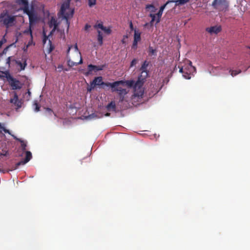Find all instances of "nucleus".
<instances>
[{
  "label": "nucleus",
  "mask_w": 250,
  "mask_h": 250,
  "mask_svg": "<svg viewBox=\"0 0 250 250\" xmlns=\"http://www.w3.org/2000/svg\"><path fill=\"white\" fill-rule=\"evenodd\" d=\"M34 105L35 106V111L36 112H38L40 111V106L39 105V104L37 103V102H35L34 104Z\"/></svg>",
  "instance_id": "bb28decb"
},
{
  "label": "nucleus",
  "mask_w": 250,
  "mask_h": 250,
  "mask_svg": "<svg viewBox=\"0 0 250 250\" xmlns=\"http://www.w3.org/2000/svg\"><path fill=\"white\" fill-rule=\"evenodd\" d=\"M70 1L71 0H65L62 3L60 10L58 13L59 18H62L65 20L68 29L70 24L68 20L73 17L74 14V10L70 8Z\"/></svg>",
  "instance_id": "f03ea898"
},
{
  "label": "nucleus",
  "mask_w": 250,
  "mask_h": 250,
  "mask_svg": "<svg viewBox=\"0 0 250 250\" xmlns=\"http://www.w3.org/2000/svg\"><path fill=\"white\" fill-rule=\"evenodd\" d=\"M24 13H25L28 16L30 25L33 24L37 21V15L33 6L31 7L30 9L25 12Z\"/></svg>",
  "instance_id": "6e6552de"
},
{
  "label": "nucleus",
  "mask_w": 250,
  "mask_h": 250,
  "mask_svg": "<svg viewBox=\"0 0 250 250\" xmlns=\"http://www.w3.org/2000/svg\"><path fill=\"white\" fill-rule=\"evenodd\" d=\"M80 58V61L78 62H74L70 60V58H68L67 59V64L70 67H72L74 66H77L79 64H82L83 63V59L82 57H78Z\"/></svg>",
  "instance_id": "f3484780"
},
{
  "label": "nucleus",
  "mask_w": 250,
  "mask_h": 250,
  "mask_svg": "<svg viewBox=\"0 0 250 250\" xmlns=\"http://www.w3.org/2000/svg\"><path fill=\"white\" fill-rule=\"evenodd\" d=\"M12 61L14 62L16 64L20 66L21 70H23L27 65L26 60H24L23 63L20 61H17L15 59L13 60Z\"/></svg>",
  "instance_id": "a211bd4d"
},
{
  "label": "nucleus",
  "mask_w": 250,
  "mask_h": 250,
  "mask_svg": "<svg viewBox=\"0 0 250 250\" xmlns=\"http://www.w3.org/2000/svg\"><path fill=\"white\" fill-rule=\"evenodd\" d=\"M144 83L140 81H137L134 85V97L142 98L144 93V89L143 88Z\"/></svg>",
  "instance_id": "0eeeda50"
},
{
  "label": "nucleus",
  "mask_w": 250,
  "mask_h": 250,
  "mask_svg": "<svg viewBox=\"0 0 250 250\" xmlns=\"http://www.w3.org/2000/svg\"><path fill=\"white\" fill-rule=\"evenodd\" d=\"M128 38V36L127 35H124L123 36V38L122 40V42L123 43V44H125L126 43V40Z\"/></svg>",
  "instance_id": "72a5a7b5"
},
{
  "label": "nucleus",
  "mask_w": 250,
  "mask_h": 250,
  "mask_svg": "<svg viewBox=\"0 0 250 250\" xmlns=\"http://www.w3.org/2000/svg\"><path fill=\"white\" fill-rule=\"evenodd\" d=\"M16 16L10 15L7 10L3 11L0 14V23L6 28L13 26L16 22Z\"/></svg>",
  "instance_id": "7ed1b4c3"
},
{
  "label": "nucleus",
  "mask_w": 250,
  "mask_h": 250,
  "mask_svg": "<svg viewBox=\"0 0 250 250\" xmlns=\"http://www.w3.org/2000/svg\"><path fill=\"white\" fill-rule=\"evenodd\" d=\"M188 65L185 68L183 77L187 79H189L191 78V74L196 71V68L192 65V62L188 60Z\"/></svg>",
  "instance_id": "1a4fd4ad"
},
{
  "label": "nucleus",
  "mask_w": 250,
  "mask_h": 250,
  "mask_svg": "<svg viewBox=\"0 0 250 250\" xmlns=\"http://www.w3.org/2000/svg\"><path fill=\"white\" fill-rule=\"evenodd\" d=\"M138 42L135 41L133 40V44L132 46V48L134 49H136L137 48Z\"/></svg>",
  "instance_id": "7c9ffc66"
},
{
  "label": "nucleus",
  "mask_w": 250,
  "mask_h": 250,
  "mask_svg": "<svg viewBox=\"0 0 250 250\" xmlns=\"http://www.w3.org/2000/svg\"><path fill=\"white\" fill-rule=\"evenodd\" d=\"M107 108L108 110H110V109H112V110H115L116 108L115 104L113 102H111L107 106Z\"/></svg>",
  "instance_id": "4be33fe9"
},
{
  "label": "nucleus",
  "mask_w": 250,
  "mask_h": 250,
  "mask_svg": "<svg viewBox=\"0 0 250 250\" xmlns=\"http://www.w3.org/2000/svg\"><path fill=\"white\" fill-rule=\"evenodd\" d=\"M75 1V2H80V0H74Z\"/></svg>",
  "instance_id": "6e6d98bb"
},
{
  "label": "nucleus",
  "mask_w": 250,
  "mask_h": 250,
  "mask_svg": "<svg viewBox=\"0 0 250 250\" xmlns=\"http://www.w3.org/2000/svg\"><path fill=\"white\" fill-rule=\"evenodd\" d=\"M156 15L153 14H150L149 16L151 18L152 21H155Z\"/></svg>",
  "instance_id": "c9c22d12"
},
{
  "label": "nucleus",
  "mask_w": 250,
  "mask_h": 250,
  "mask_svg": "<svg viewBox=\"0 0 250 250\" xmlns=\"http://www.w3.org/2000/svg\"><path fill=\"white\" fill-rule=\"evenodd\" d=\"M14 138L19 141L21 143V147L23 152H25L26 156L25 158L23 160H21V161L18 162L16 164L15 167H14V169H17L21 165H23L28 162L32 158V153L30 151H26V144L23 140H21V139L18 138L17 137L12 135Z\"/></svg>",
  "instance_id": "20e7f679"
},
{
  "label": "nucleus",
  "mask_w": 250,
  "mask_h": 250,
  "mask_svg": "<svg viewBox=\"0 0 250 250\" xmlns=\"http://www.w3.org/2000/svg\"><path fill=\"white\" fill-rule=\"evenodd\" d=\"M151 8L152 11L154 12V9H155V7L153 4H147L146 5V9H150Z\"/></svg>",
  "instance_id": "473e14b6"
},
{
  "label": "nucleus",
  "mask_w": 250,
  "mask_h": 250,
  "mask_svg": "<svg viewBox=\"0 0 250 250\" xmlns=\"http://www.w3.org/2000/svg\"><path fill=\"white\" fill-rule=\"evenodd\" d=\"M12 57H9L6 59V63L9 66H10V62L11 61Z\"/></svg>",
  "instance_id": "4c0bfd02"
},
{
  "label": "nucleus",
  "mask_w": 250,
  "mask_h": 250,
  "mask_svg": "<svg viewBox=\"0 0 250 250\" xmlns=\"http://www.w3.org/2000/svg\"><path fill=\"white\" fill-rule=\"evenodd\" d=\"M31 92L28 90V94L30 95Z\"/></svg>",
  "instance_id": "bf43d9fd"
},
{
  "label": "nucleus",
  "mask_w": 250,
  "mask_h": 250,
  "mask_svg": "<svg viewBox=\"0 0 250 250\" xmlns=\"http://www.w3.org/2000/svg\"><path fill=\"white\" fill-rule=\"evenodd\" d=\"M65 71H68L67 69H64Z\"/></svg>",
  "instance_id": "680f3d73"
},
{
  "label": "nucleus",
  "mask_w": 250,
  "mask_h": 250,
  "mask_svg": "<svg viewBox=\"0 0 250 250\" xmlns=\"http://www.w3.org/2000/svg\"><path fill=\"white\" fill-rule=\"evenodd\" d=\"M189 0H175L174 1V3H175V6L184 5L187 3H188Z\"/></svg>",
  "instance_id": "aec40b11"
},
{
  "label": "nucleus",
  "mask_w": 250,
  "mask_h": 250,
  "mask_svg": "<svg viewBox=\"0 0 250 250\" xmlns=\"http://www.w3.org/2000/svg\"><path fill=\"white\" fill-rule=\"evenodd\" d=\"M247 48L250 49V46H247Z\"/></svg>",
  "instance_id": "052dcab7"
},
{
  "label": "nucleus",
  "mask_w": 250,
  "mask_h": 250,
  "mask_svg": "<svg viewBox=\"0 0 250 250\" xmlns=\"http://www.w3.org/2000/svg\"><path fill=\"white\" fill-rule=\"evenodd\" d=\"M229 72L230 73V75L232 77H234V76L237 75V74H240L241 72V70H230Z\"/></svg>",
  "instance_id": "5701e85b"
},
{
  "label": "nucleus",
  "mask_w": 250,
  "mask_h": 250,
  "mask_svg": "<svg viewBox=\"0 0 250 250\" xmlns=\"http://www.w3.org/2000/svg\"><path fill=\"white\" fill-rule=\"evenodd\" d=\"M154 21H152L151 20L150 23H149L151 26H153Z\"/></svg>",
  "instance_id": "8fccbe9b"
},
{
  "label": "nucleus",
  "mask_w": 250,
  "mask_h": 250,
  "mask_svg": "<svg viewBox=\"0 0 250 250\" xmlns=\"http://www.w3.org/2000/svg\"><path fill=\"white\" fill-rule=\"evenodd\" d=\"M221 30L220 26H213L206 28V31L210 34H217Z\"/></svg>",
  "instance_id": "4468645a"
},
{
  "label": "nucleus",
  "mask_w": 250,
  "mask_h": 250,
  "mask_svg": "<svg viewBox=\"0 0 250 250\" xmlns=\"http://www.w3.org/2000/svg\"><path fill=\"white\" fill-rule=\"evenodd\" d=\"M149 62H147V61H144L143 63L142 64L141 68H140V71H147V67H148L149 65Z\"/></svg>",
  "instance_id": "412c9836"
},
{
  "label": "nucleus",
  "mask_w": 250,
  "mask_h": 250,
  "mask_svg": "<svg viewBox=\"0 0 250 250\" xmlns=\"http://www.w3.org/2000/svg\"><path fill=\"white\" fill-rule=\"evenodd\" d=\"M90 27V26L89 25H88V24H86L85 26V28L86 30V29H87Z\"/></svg>",
  "instance_id": "3c124183"
},
{
  "label": "nucleus",
  "mask_w": 250,
  "mask_h": 250,
  "mask_svg": "<svg viewBox=\"0 0 250 250\" xmlns=\"http://www.w3.org/2000/svg\"><path fill=\"white\" fill-rule=\"evenodd\" d=\"M47 39H48V37L45 35V34L44 33L43 38V40H42V42L43 44H45L46 43Z\"/></svg>",
  "instance_id": "f704fd0d"
},
{
  "label": "nucleus",
  "mask_w": 250,
  "mask_h": 250,
  "mask_svg": "<svg viewBox=\"0 0 250 250\" xmlns=\"http://www.w3.org/2000/svg\"><path fill=\"white\" fill-rule=\"evenodd\" d=\"M104 26L102 23H99L94 26V27L95 28H100L102 30L103 29V28H104Z\"/></svg>",
  "instance_id": "c85d7f7f"
},
{
  "label": "nucleus",
  "mask_w": 250,
  "mask_h": 250,
  "mask_svg": "<svg viewBox=\"0 0 250 250\" xmlns=\"http://www.w3.org/2000/svg\"><path fill=\"white\" fill-rule=\"evenodd\" d=\"M211 5L219 11H226L228 10L229 3L226 0H214Z\"/></svg>",
  "instance_id": "423d86ee"
},
{
  "label": "nucleus",
  "mask_w": 250,
  "mask_h": 250,
  "mask_svg": "<svg viewBox=\"0 0 250 250\" xmlns=\"http://www.w3.org/2000/svg\"><path fill=\"white\" fill-rule=\"evenodd\" d=\"M3 128V126L1 125V124L0 123V128Z\"/></svg>",
  "instance_id": "13d9d810"
},
{
  "label": "nucleus",
  "mask_w": 250,
  "mask_h": 250,
  "mask_svg": "<svg viewBox=\"0 0 250 250\" xmlns=\"http://www.w3.org/2000/svg\"><path fill=\"white\" fill-rule=\"evenodd\" d=\"M103 36H98L97 40L100 45H102L103 44Z\"/></svg>",
  "instance_id": "cd10ccee"
},
{
  "label": "nucleus",
  "mask_w": 250,
  "mask_h": 250,
  "mask_svg": "<svg viewBox=\"0 0 250 250\" xmlns=\"http://www.w3.org/2000/svg\"><path fill=\"white\" fill-rule=\"evenodd\" d=\"M70 48H71L70 47H68V49H67V55L68 54V53H69V51H70Z\"/></svg>",
  "instance_id": "864d4df0"
},
{
  "label": "nucleus",
  "mask_w": 250,
  "mask_h": 250,
  "mask_svg": "<svg viewBox=\"0 0 250 250\" xmlns=\"http://www.w3.org/2000/svg\"><path fill=\"white\" fill-rule=\"evenodd\" d=\"M96 3V0H88V6L90 7H92L94 5H95Z\"/></svg>",
  "instance_id": "393cba45"
},
{
  "label": "nucleus",
  "mask_w": 250,
  "mask_h": 250,
  "mask_svg": "<svg viewBox=\"0 0 250 250\" xmlns=\"http://www.w3.org/2000/svg\"><path fill=\"white\" fill-rule=\"evenodd\" d=\"M149 25V23H146L144 25V26H145V27H146V26H147V25Z\"/></svg>",
  "instance_id": "5fc2aeb1"
},
{
  "label": "nucleus",
  "mask_w": 250,
  "mask_h": 250,
  "mask_svg": "<svg viewBox=\"0 0 250 250\" xmlns=\"http://www.w3.org/2000/svg\"><path fill=\"white\" fill-rule=\"evenodd\" d=\"M16 2L19 5L22 6L21 9L23 13L30 9L27 0H16Z\"/></svg>",
  "instance_id": "ddd939ff"
},
{
  "label": "nucleus",
  "mask_w": 250,
  "mask_h": 250,
  "mask_svg": "<svg viewBox=\"0 0 250 250\" xmlns=\"http://www.w3.org/2000/svg\"><path fill=\"white\" fill-rule=\"evenodd\" d=\"M46 110L48 112V113L50 114V115H51L52 113H53V110L50 108H46Z\"/></svg>",
  "instance_id": "ea45409f"
},
{
  "label": "nucleus",
  "mask_w": 250,
  "mask_h": 250,
  "mask_svg": "<svg viewBox=\"0 0 250 250\" xmlns=\"http://www.w3.org/2000/svg\"><path fill=\"white\" fill-rule=\"evenodd\" d=\"M49 42L50 44L49 52H51L54 49V47L52 46L51 42L50 40L49 41Z\"/></svg>",
  "instance_id": "a19ab883"
},
{
  "label": "nucleus",
  "mask_w": 250,
  "mask_h": 250,
  "mask_svg": "<svg viewBox=\"0 0 250 250\" xmlns=\"http://www.w3.org/2000/svg\"><path fill=\"white\" fill-rule=\"evenodd\" d=\"M174 1L175 0H168L165 4L161 6L158 12L157 13V14H156V16H157V19L156 20V23H158L160 22V18L162 15L163 10L165 8L166 6L170 2H174Z\"/></svg>",
  "instance_id": "f8f14e48"
},
{
  "label": "nucleus",
  "mask_w": 250,
  "mask_h": 250,
  "mask_svg": "<svg viewBox=\"0 0 250 250\" xmlns=\"http://www.w3.org/2000/svg\"><path fill=\"white\" fill-rule=\"evenodd\" d=\"M98 36H103L102 33L100 31L98 30Z\"/></svg>",
  "instance_id": "09e8293b"
},
{
  "label": "nucleus",
  "mask_w": 250,
  "mask_h": 250,
  "mask_svg": "<svg viewBox=\"0 0 250 250\" xmlns=\"http://www.w3.org/2000/svg\"><path fill=\"white\" fill-rule=\"evenodd\" d=\"M6 49H4V50H3V53H5Z\"/></svg>",
  "instance_id": "4d7b16f0"
},
{
  "label": "nucleus",
  "mask_w": 250,
  "mask_h": 250,
  "mask_svg": "<svg viewBox=\"0 0 250 250\" xmlns=\"http://www.w3.org/2000/svg\"><path fill=\"white\" fill-rule=\"evenodd\" d=\"M129 27L131 30H134L133 25L131 21L129 23Z\"/></svg>",
  "instance_id": "c03bdc74"
},
{
  "label": "nucleus",
  "mask_w": 250,
  "mask_h": 250,
  "mask_svg": "<svg viewBox=\"0 0 250 250\" xmlns=\"http://www.w3.org/2000/svg\"><path fill=\"white\" fill-rule=\"evenodd\" d=\"M141 75L138 77L137 81H140L141 82H142L143 83H144L146 78L147 77L148 74V71H141Z\"/></svg>",
  "instance_id": "dca6fc26"
},
{
  "label": "nucleus",
  "mask_w": 250,
  "mask_h": 250,
  "mask_svg": "<svg viewBox=\"0 0 250 250\" xmlns=\"http://www.w3.org/2000/svg\"><path fill=\"white\" fill-rule=\"evenodd\" d=\"M1 129H2V130L6 133H8L9 134H10V132L9 130L6 129L5 128H4V127H3V128H1Z\"/></svg>",
  "instance_id": "79ce46f5"
},
{
  "label": "nucleus",
  "mask_w": 250,
  "mask_h": 250,
  "mask_svg": "<svg viewBox=\"0 0 250 250\" xmlns=\"http://www.w3.org/2000/svg\"><path fill=\"white\" fill-rule=\"evenodd\" d=\"M3 43V41H0V47L2 46Z\"/></svg>",
  "instance_id": "603ef678"
},
{
  "label": "nucleus",
  "mask_w": 250,
  "mask_h": 250,
  "mask_svg": "<svg viewBox=\"0 0 250 250\" xmlns=\"http://www.w3.org/2000/svg\"><path fill=\"white\" fill-rule=\"evenodd\" d=\"M98 36H103L102 33L100 31L98 30Z\"/></svg>",
  "instance_id": "de8ad7c7"
},
{
  "label": "nucleus",
  "mask_w": 250,
  "mask_h": 250,
  "mask_svg": "<svg viewBox=\"0 0 250 250\" xmlns=\"http://www.w3.org/2000/svg\"><path fill=\"white\" fill-rule=\"evenodd\" d=\"M148 53L150 55H156V51L155 49H154L152 47L149 46L148 48Z\"/></svg>",
  "instance_id": "b1692460"
},
{
  "label": "nucleus",
  "mask_w": 250,
  "mask_h": 250,
  "mask_svg": "<svg viewBox=\"0 0 250 250\" xmlns=\"http://www.w3.org/2000/svg\"><path fill=\"white\" fill-rule=\"evenodd\" d=\"M111 83H105L103 81V78L101 76L95 77V79L91 82V85H94V86L96 85L100 86L102 88H104V86H110L109 85Z\"/></svg>",
  "instance_id": "9d476101"
},
{
  "label": "nucleus",
  "mask_w": 250,
  "mask_h": 250,
  "mask_svg": "<svg viewBox=\"0 0 250 250\" xmlns=\"http://www.w3.org/2000/svg\"><path fill=\"white\" fill-rule=\"evenodd\" d=\"M58 71L61 72L63 70V65L62 64H59L58 66Z\"/></svg>",
  "instance_id": "58836bf2"
},
{
  "label": "nucleus",
  "mask_w": 250,
  "mask_h": 250,
  "mask_svg": "<svg viewBox=\"0 0 250 250\" xmlns=\"http://www.w3.org/2000/svg\"><path fill=\"white\" fill-rule=\"evenodd\" d=\"M54 30H55L57 26V23H56V21L55 20H54Z\"/></svg>",
  "instance_id": "49530a36"
},
{
  "label": "nucleus",
  "mask_w": 250,
  "mask_h": 250,
  "mask_svg": "<svg viewBox=\"0 0 250 250\" xmlns=\"http://www.w3.org/2000/svg\"><path fill=\"white\" fill-rule=\"evenodd\" d=\"M2 73L4 74L3 77L6 78L9 84L11 86L12 90H19L22 88L23 83H22L18 80L12 76L9 71H6L3 72Z\"/></svg>",
  "instance_id": "39448f33"
},
{
  "label": "nucleus",
  "mask_w": 250,
  "mask_h": 250,
  "mask_svg": "<svg viewBox=\"0 0 250 250\" xmlns=\"http://www.w3.org/2000/svg\"><path fill=\"white\" fill-rule=\"evenodd\" d=\"M134 81L121 80L109 83L112 92H116L119 96V102H123L125 96L129 92V88L133 86Z\"/></svg>",
  "instance_id": "f257e3e1"
},
{
  "label": "nucleus",
  "mask_w": 250,
  "mask_h": 250,
  "mask_svg": "<svg viewBox=\"0 0 250 250\" xmlns=\"http://www.w3.org/2000/svg\"><path fill=\"white\" fill-rule=\"evenodd\" d=\"M102 30H103L104 32L107 33V34H109L111 33V30L109 28H106L105 27H104Z\"/></svg>",
  "instance_id": "c756f323"
},
{
  "label": "nucleus",
  "mask_w": 250,
  "mask_h": 250,
  "mask_svg": "<svg viewBox=\"0 0 250 250\" xmlns=\"http://www.w3.org/2000/svg\"><path fill=\"white\" fill-rule=\"evenodd\" d=\"M24 33H26V34L30 33V35L31 36V38H32V31H31V29L30 28L28 30H25L24 31Z\"/></svg>",
  "instance_id": "e433bc0d"
},
{
  "label": "nucleus",
  "mask_w": 250,
  "mask_h": 250,
  "mask_svg": "<svg viewBox=\"0 0 250 250\" xmlns=\"http://www.w3.org/2000/svg\"><path fill=\"white\" fill-rule=\"evenodd\" d=\"M179 72L183 74L184 72H185V68H183L182 67H180Z\"/></svg>",
  "instance_id": "a18cd8bd"
},
{
  "label": "nucleus",
  "mask_w": 250,
  "mask_h": 250,
  "mask_svg": "<svg viewBox=\"0 0 250 250\" xmlns=\"http://www.w3.org/2000/svg\"><path fill=\"white\" fill-rule=\"evenodd\" d=\"M74 48L75 49V54L77 56V57H82L81 52L79 51L78 46L77 44H76L74 46Z\"/></svg>",
  "instance_id": "a878e982"
},
{
  "label": "nucleus",
  "mask_w": 250,
  "mask_h": 250,
  "mask_svg": "<svg viewBox=\"0 0 250 250\" xmlns=\"http://www.w3.org/2000/svg\"><path fill=\"white\" fill-rule=\"evenodd\" d=\"M138 62V60L136 59H134L131 62L130 67H132L135 65Z\"/></svg>",
  "instance_id": "2f4dec72"
},
{
  "label": "nucleus",
  "mask_w": 250,
  "mask_h": 250,
  "mask_svg": "<svg viewBox=\"0 0 250 250\" xmlns=\"http://www.w3.org/2000/svg\"><path fill=\"white\" fill-rule=\"evenodd\" d=\"M141 40V32L136 29L134 30V41L136 42H140Z\"/></svg>",
  "instance_id": "6ab92c4d"
},
{
  "label": "nucleus",
  "mask_w": 250,
  "mask_h": 250,
  "mask_svg": "<svg viewBox=\"0 0 250 250\" xmlns=\"http://www.w3.org/2000/svg\"><path fill=\"white\" fill-rule=\"evenodd\" d=\"M94 87H95V86H94V85H93L92 86L91 85V83H90V86L89 87L87 88V91L90 92L93 89H94Z\"/></svg>",
  "instance_id": "37998d69"
},
{
  "label": "nucleus",
  "mask_w": 250,
  "mask_h": 250,
  "mask_svg": "<svg viewBox=\"0 0 250 250\" xmlns=\"http://www.w3.org/2000/svg\"><path fill=\"white\" fill-rule=\"evenodd\" d=\"M10 103L14 104L18 107H21V102L19 100L18 95L16 92H14V97L10 99Z\"/></svg>",
  "instance_id": "2eb2a0df"
},
{
  "label": "nucleus",
  "mask_w": 250,
  "mask_h": 250,
  "mask_svg": "<svg viewBox=\"0 0 250 250\" xmlns=\"http://www.w3.org/2000/svg\"><path fill=\"white\" fill-rule=\"evenodd\" d=\"M104 66H97L93 64H89L87 66V71L84 73V74L86 76H88L90 75H91L93 72H96L98 71L102 70L103 69Z\"/></svg>",
  "instance_id": "9b49d317"
}]
</instances>
